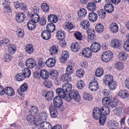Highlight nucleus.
<instances>
[{
    "mask_svg": "<svg viewBox=\"0 0 129 129\" xmlns=\"http://www.w3.org/2000/svg\"><path fill=\"white\" fill-rule=\"evenodd\" d=\"M40 77L43 79H46L49 77V73L46 70H41L40 71Z\"/></svg>",
    "mask_w": 129,
    "mask_h": 129,
    "instance_id": "nucleus-27",
    "label": "nucleus"
},
{
    "mask_svg": "<svg viewBox=\"0 0 129 129\" xmlns=\"http://www.w3.org/2000/svg\"><path fill=\"white\" fill-rule=\"evenodd\" d=\"M5 93L9 96L13 95L15 93V92L13 89L11 87H7L5 88Z\"/></svg>",
    "mask_w": 129,
    "mask_h": 129,
    "instance_id": "nucleus-35",
    "label": "nucleus"
},
{
    "mask_svg": "<svg viewBox=\"0 0 129 129\" xmlns=\"http://www.w3.org/2000/svg\"><path fill=\"white\" fill-rule=\"evenodd\" d=\"M45 63V61L44 59L42 58H40L38 60V69H41Z\"/></svg>",
    "mask_w": 129,
    "mask_h": 129,
    "instance_id": "nucleus-54",
    "label": "nucleus"
},
{
    "mask_svg": "<svg viewBox=\"0 0 129 129\" xmlns=\"http://www.w3.org/2000/svg\"><path fill=\"white\" fill-rule=\"evenodd\" d=\"M115 68L118 70H120L123 69L124 66L122 62L118 61L114 64Z\"/></svg>",
    "mask_w": 129,
    "mask_h": 129,
    "instance_id": "nucleus-55",
    "label": "nucleus"
},
{
    "mask_svg": "<svg viewBox=\"0 0 129 129\" xmlns=\"http://www.w3.org/2000/svg\"><path fill=\"white\" fill-rule=\"evenodd\" d=\"M85 85L83 81L80 80L78 82L77 87L79 89H82L84 87Z\"/></svg>",
    "mask_w": 129,
    "mask_h": 129,
    "instance_id": "nucleus-57",
    "label": "nucleus"
},
{
    "mask_svg": "<svg viewBox=\"0 0 129 129\" xmlns=\"http://www.w3.org/2000/svg\"><path fill=\"white\" fill-rule=\"evenodd\" d=\"M70 48L72 51L75 52H78L80 48V46L78 43L74 42L71 44Z\"/></svg>",
    "mask_w": 129,
    "mask_h": 129,
    "instance_id": "nucleus-13",
    "label": "nucleus"
},
{
    "mask_svg": "<svg viewBox=\"0 0 129 129\" xmlns=\"http://www.w3.org/2000/svg\"><path fill=\"white\" fill-rule=\"evenodd\" d=\"M25 18V15L23 12H19L16 13L15 19L18 22H21L24 21Z\"/></svg>",
    "mask_w": 129,
    "mask_h": 129,
    "instance_id": "nucleus-9",
    "label": "nucleus"
},
{
    "mask_svg": "<svg viewBox=\"0 0 129 129\" xmlns=\"http://www.w3.org/2000/svg\"><path fill=\"white\" fill-rule=\"evenodd\" d=\"M54 96V92L51 91L45 92L44 94L43 95L46 100L49 101H51L53 98Z\"/></svg>",
    "mask_w": 129,
    "mask_h": 129,
    "instance_id": "nucleus-12",
    "label": "nucleus"
},
{
    "mask_svg": "<svg viewBox=\"0 0 129 129\" xmlns=\"http://www.w3.org/2000/svg\"><path fill=\"white\" fill-rule=\"evenodd\" d=\"M104 78V81L107 84L114 81L113 76L110 74L106 75Z\"/></svg>",
    "mask_w": 129,
    "mask_h": 129,
    "instance_id": "nucleus-37",
    "label": "nucleus"
},
{
    "mask_svg": "<svg viewBox=\"0 0 129 129\" xmlns=\"http://www.w3.org/2000/svg\"><path fill=\"white\" fill-rule=\"evenodd\" d=\"M86 7L87 9L91 11H94L96 8L95 4L92 2L88 3Z\"/></svg>",
    "mask_w": 129,
    "mask_h": 129,
    "instance_id": "nucleus-36",
    "label": "nucleus"
},
{
    "mask_svg": "<svg viewBox=\"0 0 129 129\" xmlns=\"http://www.w3.org/2000/svg\"><path fill=\"white\" fill-rule=\"evenodd\" d=\"M28 85L26 83H24L20 87V89L22 91H24L27 89Z\"/></svg>",
    "mask_w": 129,
    "mask_h": 129,
    "instance_id": "nucleus-64",
    "label": "nucleus"
},
{
    "mask_svg": "<svg viewBox=\"0 0 129 129\" xmlns=\"http://www.w3.org/2000/svg\"><path fill=\"white\" fill-rule=\"evenodd\" d=\"M25 65L28 68L32 69L36 65V62L34 59L33 58H29L25 62Z\"/></svg>",
    "mask_w": 129,
    "mask_h": 129,
    "instance_id": "nucleus-10",
    "label": "nucleus"
},
{
    "mask_svg": "<svg viewBox=\"0 0 129 129\" xmlns=\"http://www.w3.org/2000/svg\"><path fill=\"white\" fill-rule=\"evenodd\" d=\"M3 44H5V45L8 47L10 45V41L9 39L5 38H4L2 40Z\"/></svg>",
    "mask_w": 129,
    "mask_h": 129,
    "instance_id": "nucleus-60",
    "label": "nucleus"
},
{
    "mask_svg": "<svg viewBox=\"0 0 129 129\" xmlns=\"http://www.w3.org/2000/svg\"><path fill=\"white\" fill-rule=\"evenodd\" d=\"M107 85L109 89L111 90H112L115 89L117 86L116 82L114 81Z\"/></svg>",
    "mask_w": 129,
    "mask_h": 129,
    "instance_id": "nucleus-48",
    "label": "nucleus"
},
{
    "mask_svg": "<svg viewBox=\"0 0 129 129\" xmlns=\"http://www.w3.org/2000/svg\"><path fill=\"white\" fill-rule=\"evenodd\" d=\"M58 46L57 45H54L51 47L49 49V53L51 55H53L56 54L59 50Z\"/></svg>",
    "mask_w": 129,
    "mask_h": 129,
    "instance_id": "nucleus-22",
    "label": "nucleus"
},
{
    "mask_svg": "<svg viewBox=\"0 0 129 129\" xmlns=\"http://www.w3.org/2000/svg\"><path fill=\"white\" fill-rule=\"evenodd\" d=\"M22 73L25 77L27 78L29 77L31 75L30 71L27 68H24L22 70Z\"/></svg>",
    "mask_w": 129,
    "mask_h": 129,
    "instance_id": "nucleus-46",
    "label": "nucleus"
},
{
    "mask_svg": "<svg viewBox=\"0 0 129 129\" xmlns=\"http://www.w3.org/2000/svg\"><path fill=\"white\" fill-rule=\"evenodd\" d=\"M46 30L50 33L53 32L55 30V26L52 23H48L46 26Z\"/></svg>",
    "mask_w": 129,
    "mask_h": 129,
    "instance_id": "nucleus-33",
    "label": "nucleus"
},
{
    "mask_svg": "<svg viewBox=\"0 0 129 129\" xmlns=\"http://www.w3.org/2000/svg\"><path fill=\"white\" fill-rule=\"evenodd\" d=\"M39 110L38 108L37 107L32 106L29 111L31 115H33L35 117L36 116H38V115L39 112Z\"/></svg>",
    "mask_w": 129,
    "mask_h": 129,
    "instance_id": "nucleus-28",
    "label": "nucleus"
},
{
    "mask_svg": "<svg viewBox=\"0 0 129 129\" xmlns=\"http://www.w3.org/2000/svg\"><path fill=\"white\" fill-rule=\"evenodd\" d=\"M37 118H35L32 115H28L26 117V120L29 123H34L35 124V122L37 121Z\"/></svg>",
    "mask_w": 129,
    "mask_h": 129,
    "instance_id": "nucleus-38",
    "label": "nucleus"
},
{
    "mask_svg": "<svg viewBox=\"0 0 129 129\" xmlns=\"http://www.w3.org/2000/svg\"><path fill=\"white\" fill-rule=\"evenodd\" d=\"M118 95L122 98L125 99L128 96L129 94L127 90L123 89L120 90Z\"/></svg>",
    "mask_w": 129,
    "mask_h": 129,
    "instance_id": "nucleus-25",
    "label": "nucleus"
},
{
    "mask_svg": "<svg viewBox=\"0 0 129 129\" xmlns=\"http://www.w3.org/2000/svg\"><path fill=\"white\" fill-rule=\"evenodd\" d=\"M49 75L51 78L53 79H56L58 76V72L56 70H52L50 71Z\"/></svg>",
    "mask_w": 129,
    "mask_h": 129,
    "instance_id": "nucleus-31",
    "label": "nucleus"
},
{
    "mask_svg": "<svg viewBox=\"0 0 129 129\" xmlns=\"http://www.w3.org/2000/svg\"><path fill=\"white\" fill-rule=\"evenodd\" d=\"M91 52L89 48L86 47L83 50L82 54L84 57L88 58L91 55Z\"/></svg>",
    "mask_w": 129,
    "mask_h": 129,
    "instance_id": "nucleus-14",
    "label": "nucleus"
},
{
    "mask_svg": "<svg viewBox=\"0 0 129 129\" xmlns=\"http://www.w3.org/2000/svg\"><path fill=\"white\" fill-rule=\"evenodd\" d=\"M88 34L87 37L88 42H90L91 40L92 41L94 40L96 37V36L94 34L95 33V31L93 29H89L87 31Z\"/></svg>",
    "mask_w": 129,
    "mask_h": 129,
    "instance_id": "nucleus-11",
    "label": "nucleus"
},
{
    "mask_svg": "<svg viewBox=\"0 0 129 129\" xmlns=\"http://www.w3.org/2000/svg\"><path fill=\"white\" fill-rule=\"evenodd\" d=\"M69 54L67 51H64L62 52L61 56L62 60H66L69 58Z\"/></svg>",
    "mask_w": 129,
    "mask_h": 129,
    "instance_id": "nucleus-53",
    "label": "nucleus"
},
{
    "mask_svg": "<svg viewBox=\"0 0 129 129\" xmlns=\"http://www.w3.org/2000/svg\"><path fill=\"white\" fill-rule=\"evenodd\" d=\"M15 78L16 80L18 81H21L26 78L22 73L17 74L15 75Z\"/></svg>",
    "mask_w": 129,
    "mask_h": 129,
    "instance_id": "nucleus-45",
    "label": "nucleus"
},
{
    "mask_svg": "<svg viewBox=\"0 0 129 129\" xmlns=\"http://www.w3.org/2000/svg\"><path fill=\"white\" fill-rule=\"evenodd\" d=\"M109 112V108L106 106L100 108L96 107L93 109L92 115L94 119H99V123L101 125H103L106 119V115Z\"/></svg>",
    "mask_w": 129,
    "mask_h": 129,
    "instance_id": "nucleus-1",
    "label": "nucleus"
},
{
    "mask_svg": "<svg viewBox=\"0 0 129 129\" xmlns=\"http://www.w3.org/2000/svg\"><path fill=\"white\" fill-rule=\"evenodd\" d=\"M104 73L103 70L101 68H99L97 69L95 72V76L98 77L102 76Z\"/></svg>",
    "mask_w": 129,
    "mask_h": 129,
    "instance_id": "nucleus-47",
    "label": "nucleus"
},
{
    "mask_svg": "<svg viewBox=\"0 0 129 129\" xmlns=\"http://www.w3.org/2000/svg\"><path fill=\"white\" fill-rule=\"evenodd\" d=\"M123 47L124 50L127 52H129V41H126L123 44Z\"/></svg>",
    "mask_w": 129,
    "mask_h": 129,
    "instance_id": "nucleus-61",
    "label": "nucleus"
},
{
    "mask_svg": "<svg viewBox=\"0 0 129 129\" xmlns=\"http://www.w3.org/2000/svg\"><path fill=\"white\" fill-rule=\"evenodd\" d=\"M80 25L83 29H87L89 27L90 24L88 20H83L81 22Z\"/></svg>",
    "mask_w": 129,
    "mask_h": 129,
    "instance_id": "nucleus-29",
    "label": "nucleus"
},
{
    "mask_svg": "<svg viewBox=\"0 0 129 129\" xmlns=\"http://www.w3.org/2000/svg\"><path fill=\"white\" fill-rule=\"evenodd\" d=\"M109 29L111 31L112 33H115L118 30V27L117 23L115 22H113L110 24Z\"/></svg>",
    "mask_w": 129,
    "mask_h": 129,
    "instance_id": "nucleus-20",
    "label": "nucleus"
},
{
    "mask_svg": "<svg viewBox=\"0 0 129 129\" xmlns=\"http://www.w3.org/2000/svg\"><path fill=\"white\" fill-rule=\"evenodd\" d=\"M58 19L57 15L53 14H50L48 15L47 17L48 21L53 23H57Z\"/></svg>",
    "mask_w": 129,
    "mask_h": 129,
    "instance_id": "nucleus-16",
    "label": "nucleus"
},
{
    "mask_svg": "<svg viewBox=\"0 0 129 129\" xmlns=\"http://www.w3.org/2000/svg\"><path fill=\"white\" fill-rule=\"evenodd\" d=\"M49 109L51 117L52 118L56 117L58 113L55 107L52 104H51L49 106Z\"/></svg>",
    "mask_w": 129,
    "mask_h": 129,
    "instance_id": "nucleus-7",
    "label": "nucleus"
},
{
    "mask_svg": "<svg viewBox=\"0 0 129 129\" xmlns=\"http://www.w3.org/2000/svg\"><path fill=\"white\" fill-rule=\"evenodd\" d=\"M90 49L92 51L96 52L99 51L100 48V44L97 42L92 43L90 46Z\"/></svg>",
    "mask_w": 129,
    "mask_h": 129,
    "instance_id": "nucleus-15",
    "label": "nucleus"
},
{
    "mask_svg": "<svg viewBox=\"0 0 129 129\" xmlns=\"http://www.w3.org/2000/svg\"><path fill=\"white\" fill-rule=\"evenodd\" d=\"M62 86L63 88L66 92H69L71 90L72 85L69 82H67L65 83Z\"/></svg>",
    "mask_w": 129,
    "mask_h": 129,
    "instance_id": "nucleus-32",
    "label": "nucleus"
},
{
    "mask_svg": "<svg viewBox=\"0 0 129 129\" xmlns=\"http://www.w3.org/2000/svg\"><path fill=\"white\" fill-rule=\"evenodd\" d=\"M84 74V70L81 69H78L76 72V75L79 78L82 77Z\"/></svg>",
    "mask_w": 129,
    "mask_h": 129,
    "instance_id": "nucleus-51",
    "label": "nucleus"
},
{
    "mask_svg": "<svg viewBox=\"0 0 129 129\" xmlns=\"http://www.w3.org/2000/svg\"><path fill=\"white\" fill-rule=\"evenodd\" d=\"M118 58L121 61H125L127 59L128 57V55L124 51L119 52L118 54Z\"/></svg>",
    "mask_w": 129,
    "mask_h": 129,
    "instance_id": "nucleus-18",
    "label": "nucleus"
},
{
    "mask_svg": "<svg viewBox=\"0 0 129 129\" xmlns=\"http://www.w3.org/2000/svg\"><path fill=\"white\" fill-rule=\"evenodd\" d=\"M34 51V48L32 44H28L26 46L25 51L29 54L33 53Z\"/></svg>",
    "mask_w": 129,
    "mask_h": 129,
    "instance_id": "nucleus-49",
    "label": "nucleus"
},
{
    "mask_svg": "<svg viewBox=\"0 0 129 129\" xmlns=\"http://www.w3.org/2000/svg\"><path fill=\"white\" fill-rule=\"evenodd\" d=\"M122 108L121 107H118L115 109L114 112L116 115L118 116L121 114Z\"/></svg>",
    "mask_w": 129,
    "mask_h": 129,
    "instance_id": "nucleus-59",
    "label": "nucleus"
},
{
    "mask_svg": "<svg viewBox=\"0 0 129 129\" xmlns=\"http://www.w3.org/2000/svg\"><path fill=\"white\" fill-rule=\"evenodd\" d=\"M104 8L105 10L108 13H110L112 12L114 10L113 7L112 5L109 3L106 4Z\"/></svg>",
    "mask_w": 129,
    "mask_h": 129,
    "instance_id": "nucleus-30",
    "label": "nucleus"
},
{
    "mask_svg": "<svg viewBox=\"0 0 129 129\" xmlns=\"http://www.w3.org/2000/svg\"><path fill=\"white\" fill-rule=\"evenodd\" d=\"M83 98L84 100L90 101L92 99V95L88 93L84 92L83 94Z\"/></svg>",
    "mask_w": 129,
    "mask_h": 129,
    "instance_id": "nucleus-58",
    "label": "nucleus"
},
{
    "mask_svg": "<svg viewBox=\"0 0 129 129\" xmlns=\"http://www.w3.org/2000/svg\"><path fill=\"white\" fill-rule=\"evenodd\" d=\"M62 80L63 81H70L71 80V75L67 73L64 74L62 76H61Z\"/></svg>",
    "mask_w": 129,
    "mask_h": 129,
    "instance_id": "nucleus-40",
    "label": "nucleus"
},
{
    "mask_svg": "<svg viewBox=\"0 0 129 129\" xmlns=\"http://www.w3.org/2000/svg\"><path fill=\"white\" fill-rule=\"evenodd\" d=\"M65 33L63 31L58 30L56 33V37L58 39L62 41L65 37Z\"/></svg>",
    "mask_w": 129,
    "mask_h": 129,
    "instance_id": "nucleus-26",
    "label": "nucleus"
},
{
    "mask_svg": "<svg viewBox=\"0 0 129 129\" xmlns=\"http://www.w3.org/2000/svg\"><path fill=\"white\" fill-rule=\"evenodd\" d=\"M61 98L57 96L55 97L53 101V104L55 107L59 108L62 106L63 102Z\"/></svg>",
    "mask_w": 129,
    "mask_h": 129,
    "instance_id": "nucleus-8",
    "label": "nucleus"
},
{
    "mask_svg": "<svg viewBox=\"0 0 129 129\" xmlns=\"http://www.w3.org/2000/svg\"><path fill=\"white\" fill-rule=\"evenodd\" d=\"M38 118L37 119V121H45L47 118V113L45 112H40L38 114Z\"/></svg>",
    "mask_w": 129,
    "mask_h": 129,
    "instance_id": "nucleus-19",
    "label": "nucleus"
},
{
    "mask_svg": "<svg viewBox=\"0 0 129 129\" xmlns=\"http://www.w3.org/2000/svg\"><path fill=\"white\" fill-rule=\"evenodd\" d=\"M56 61L53 58H49L45 61V64L49 67L51 68L54 66Z\"/></svg>",
    "mask_w": 129,
    "mask_h": 129,
    "instance_id": "nucleus-21",
    "label": "nucleus"
},
{
    "mask_svg": "<svg viewBox=\"0 0 129 129\" xmlns=\"http://www.w3.org/2000/svg\"><path fill=\"white\" fill-rule=\"evenodd\" d=\"M88 18L90 21L92 22H94L97 20L98 16L96 13L92 12L89 14Z\"/></svg>",
    "mask_w": 129,
    "mask_h": 129,
    "instance_id": "nucleus-23",
    "label": "nucleus"
},
{
    "mask_svg": "<svg viewBox=\"0 0 129 129\" xmlns=\"http://www.w3.org/2000/svg\"><path fill=\"white\" fill-rule=\"evenodd\" d=\"M111 44L113 47L119 49H120L122 46V43L121 41L116 39L111 40Z\"/></svg>",
    "mask_w": 129,
    "mask_h": 129,
    "instance_id": "nucleus-5",
    "label": "nucleus"
},
{
    "mask_svg": "<svg viewBox=\"0 0 129 129\" xmlns=\"http://www.w3.org/2000/svg\"><path fill=\"white\" fill-rule=\"evenodd\" d=\"M111 101V100L109 98L105 97L102 99V103L104 105H108L109 106Z\"/></svg>",
    "mask_w": 129,
    "mask_h": 129,
    "instance_id": "nucleus-52",
    "label": "nucleus"
},
{
    "mask_svg": "<svg viewBox=\"0 0 129 129\" xmlns=\"http://www.w3.org/2000/svg\"><path fill=\"white\" fill-rule=\"evenodd\" d=\"M69 97H67L65 99L67 102L70 101L73 99L77 102H79L80 100V97L79 95L78 91L76 89L72 90L68 94Z\"/></svg>",
    "mask_w": 129,
    "mask_h": 129,
    "instance_id": "nucleus-2",
    "label": "nucleus"
},
{
    "mask_svg": "<svg viewBox=\"0 0 129 129\" xmlns=\"http://www.w3.org/2000/svg\"><path fill=\"white\" fill-rule=\"evenodd\" d=\"M44 85L48 88H50L52 85V82L51 81L48 80H45L43 82Z\"/></svg>",
    "mask_w": 129,
    "mask_h": 129,
    "instance_id": "nucleus-62",
    "label": "nucleus"
},
{
    "mask_svg": "<svg viewBox=\"0 0 129 129\" xmlns=\"http://www.w3.org/2000/svg\"><path fill=\"white\" fill-rule=\"evenodd\" d=\"M74 35L77 40L79 41L82 40V35L81 33L79 31H76L74 34Z\"/></svg>",
    "mask_w": 129,
    "mask_h": 129,
    "instance_id": "nucleus-56",
    "label": "nucleus"
},
{
    "mask_svg": "<svg viewBox=\"0 0 129 129\" xmlns=\"http://www.w3.org/2000/svg\"><path fill=\"white\" fill-rule=\"evenodd\" d=\"M36 23L31 20H29L27 24L28 28L30 30L34 29L36 26Z\"/></svg>",
    "mask_w": 129,
    "mask_h": 129,
    "instance_id": "nucleus-43",
    "label": "nucleus"
},
{
    "mask_svg": "<svg viewBox=\"0 0 129 129\" xmlns=\"http://www.w3.org/2000/svg\"><path fill=\"white\" fill-rule=\"evenodd\" d=\"M78 15L79 17H83L85 16L87 14V11L84 8H81L78 12Z\"/></svg>",
    "mask_w": 129,
    "mask_h": 129,
    "instance_id": "nucleus-42",
    "label": "nucleus"
},
{
    "mask_svg": "<svg viewBox=\"0 0 129 129\" xmlns=\"http://www.w3.org/2000/svg\"><path fill=\"white\" fill-rule=\"evenodd\" d=\"M41 8L43 11L45 12L49 11V7L46 3H43L41 5Z\"/></svg>",
    "mask_w": 129,
    "mask_h": 129,
    "instance_id": "nucleus-50",
    "label": "nucleus"
},
{
    "mask_svg": "<svg viewBox=\"0 0 129 129\" xmlns=\"http://www.w3.org/2000/svg\"><path fill=\"white\" fill-rule=\"evenodd\" d=\"M30 18V20L36 23L38 22L40 20V17L38 14H32Z\"/></svg>",
    "mask_w": 129,
    "mask_h": 129,
    "instance_id": "nucleus-44",
    "label": "nucleus"
},
{
    "mask_svg": "<svg viewBox=\"0 0 129 129\" xmlns=\"http://www.w3.org/2000/svg\"><path fill=\"white\" fill-rule=\"evenodd\" d=\"M89 88L92 91H96L99 88L98 83L95 80L91 81L89 84Z\"/></svg>",
    "mask_w": 129,
    "mask_h": 129,
    "instance_id": "nucleus-6",
    "label": "nucleus"
},
{
    "mask_svg": "<svg viewBox=\"0 0 129 129\" xmlns=\"http://www.w3.org/2000/svg\"><path fill=\"white\" fill-rule=\"evenodd\" d=\"M35 124L40 125V127L42 129H51V125L49 122L45 121H38L35 122Z\"/></svg>",
    "mask_w": 129,
    "mask_h": 129,
    "instance_id": "nucleus-4",
    "label": "nucleus"
},
{
    "mask_svg": "<svg viewBox=\"0 0 129 129\" xmlns=\"http://www.w3.org/2000/svg\"><path fill=\"white\" fill-rule=\"evenodd\" d=\"M9 3L6 2V1H4L3 3V5H4V11L6 13L9 12L11 10L10 8V6Z\"/></svg>",
    "mask_w": 129,
    "mask_h": 129,
    "instance_id": "nucleus-39",
    "label": "nucleus"
},
{
    "mask_svg": "<svg viewBox=\"0 0 129 129\" xmlns=\"http://www.w3.org/2000/svg\"><path fill=\"white\" fill-rule=\"evenodd\" d=\"M41 36L42 38L44 40H47L49 39L51 36L50 33L46 30L42 31Z\"/></svg>",
    "mask_w": 129,
    "mask_h": 129,
    "instance_id": "nucleus-24",
    "label": "nucleus"
},
{
    "mask_svg": "<svg viewBox=\"0 0 129 129\" xmlns=\"http://www.w3.org/2000/svg\"><path fill=\"white\" fill-rule=\"evenodd\" d=\"M113 56V53L112 52L107 51L103 53L101 55V58L103 61L107 62L112 59Z\"/></svg>",
    "mask_w": 129,
    "mask_h": 129,
    "instance_id": "nucleus-3",
    "label": "nucleus"
},
{
    "mask_svg": "<svg viewBox=\"0 0 129 129\" xmlns=\"http://www.w3.org/2000/svg\"><path fill=\"white\" fill-rule=\"evenodd\" d=\"M8 51L10 54H14L16 50V48L14 44H11L8 46Z\"/></svg>",
    "mask_w": 129,
    "mask_h": 129,
    "instance_id": "nucleus-41",
    "label": "nucleus"
},
{
    "mask_svg": "<svg viewBox=\"0 0 129 129\" xmlns=\"http://www.w3.org/2000/svg\"><path fill=\"white\" fill-rule=\"evenodd\" d=\"M95 29L96 32L100 33L104 31V27L102 24H97L95 26Z\"/></svg>",
    "mask_w": 129,
    "mask_h": 129,
    "instance_id": "nucleus-34",
    "label": "nucleus"
},
{
    "mask_svg": "<svg viewBox=\"0 0 129 129\" xmlns=\"http://www.w3.org/2000/svg\"><path fill=\"white\" fill-rule=\"evenodd\" d=\"M56 91L58 95L57 96H59L62 99L66 97V92L63 88H58L56 89Z\"/></svg>",
    "mask_w": 129,
    "mask_h": 129,
    "instance_id": "nucleus-17",
    "label": "nucleus"
},
{
    "mask_svg": "<svg viewBox=\"0 0 129 129\" xmlns=\"http://www.w3.org/2000/svg\"><path fill=\"white\" fill-rule=\"evenodd\" d=\"M65 25L66 28L68 29L69 30H71L73 28L72 24L71 22H66Z\"/></svg>",
    "mask_w": 129,
    "mask_h": 129,
    "instance_id": "nucleus-63",
    "label": "nucleus"
}]
</instances>
